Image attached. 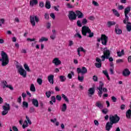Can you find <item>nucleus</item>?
Masks as SVG:
<instances>
[{"mask_svg":"<svg viewBox=\"0 0 131 131\" xmlns=\"http://www.w3.org/2000/svg\"><path fill=\"white\" fill-rule=\"evenodd\" d=\"M81 32L82 35L84 36H86V33H89L88 37H93L94 36V33L92 32L91 29L88 26H84L82 27Z\"/></svg>","mask_w":131,"mask_h":131,"instance_id":"f257e3e1","label":"nucleus"},{"mask_svg":"<svg viewBox=\"0 0 131 131\" xmlns=\"http://www.w3.org/2000/svg\"><path fill=\"white\" fill-rule=\"evenodd\" d=\"M1 56L2 58V66H7L9 64V57L8 54L4 51H2Z\"/></svg>","mask_w":131,"mask_h":131,"instance_id":"f03ea898","label":"nucleus"},{"mask_svg":"<svg viewBox=\"0 0 131 131\" xmlns=\"http://www.w3.org/2000/svg\"><path fill=\"white\" fill-rule=\"evenodd\" d=\"M103 55L101 56V61H105V59H109L110 57V50H107V48H104Z\"/></svg>","mask_w":131,"mask_h":131,"instance_id":"7ed1b4c3","label":"nucleus"},{"mask_svg":"<svg viewBox=\"0 0 131 131\" xmlns=\"http://www.w3.org/2000/svg\"><path fill=\"white\" fill-rule=\"evenodd\" d=\"M130 12V7H127L124 10V14H125V19L123 20V22L124 24H126V22H128L129 20V18L128 17V13Z\"/></svg>","mask_w":131,"mask_h":131,"instance_id":"20e7f679","label":"nucleus"},{"mask_svg":"<svg viewBox=\"0 0 131 131\" xmlns=\"http://www.w3.org/2000/svg\"><path fill=\"white\" fill-rule=\"evenodd\" d=\"M103 86H104V83L102 81H100L99 86L97 88L98 90H99L98 94H99V97H102V94H103V92H104V93H106V92H107V89L106 88L103 89ZM102 91H103V92Z\"/></svg>","mask_w":131,"mask_h":131,"instance_id":"39448f33","label":"nucleus"},{"mask_svg":"<svg viewBox=\"0 0 131 131\" xmlns=\"http://www.w3.org/2000/svg\"><path fill=\"white\" fill-rule=\"evenodd\" d=\"M30 22L32 26L34 27L35 26V22L36 23H38V22H39V18L37 16H33L32 15H31L30 16Z\"/></svg>","mask_w":131,"mask_h":131,"instance_id":"423d86ee","label":"nucleus"},{"mask_svg":"<svg viewBox=\"0 0 131 131\" xmlns=\"http://www.w3.org/2000/svg\"><path fill=\"white\" fill-rule=\"evenodd\" d=\"M119 119L120 118L117 116V115H115V116H110V120L111 121V123H117L118 121H119Z\"/></svg>","mask_w":131,"mask_h":131,"instance_id":"0eeeda50","label":"nucleus"},{"mask_svg":"<svg viewBox=\"0 0 131 131\" xmlns=\"http://www.w3.org/2000/svg\"><path fill=\"white\" fill-rule=\"evenodd\" d=\"M77 72L78 74H81V75H84L86 73H88V69H86L85 67H83L81 69L80 68H78L77 69Z\"/></svg>","mask_w":131,"mask_h":131,"instance_id":"6e6552de","label":"nucleus"},{"mask_svg":"<svg viewBox=\"0 0 131 131\" xmlns=\"http://www.w3.org/2000/svg\"><path fill=\"white\" fill-rule=\"evenodd\" d=\"M3 111L2 112V115H7L10 110V104L5 103V104L3 105Z\"/></svg>","mask_w":131,"mask_h":131,"instance_id":"1a4fd4ad","label":"nucleus"},{"mask_svg":"<svg viewBox=\"0 0 131 131\" xmlns=\"http://www.w3.org/2000/svg\"><path fill=\"white\" fill-rule=\"evenodd\" d=\"M68 17L71 21H73V20H76L77 15L76 14H75V12L71 11L69 12Z\"/></svg>","mask_w":131,"mask_h":131,"instance_id":"9d476101","label":"nucleus"},{"mask_svg":"<svg viewBox=\"0 0 131 131\" xmlns=\"http://www.w3.org/2000/svg\"><path fill=\"white\" fill-rule=\"evenodd\" d=\"M101 43L103 46H107V42H108V36L105 34H102L101 36Z\"/></svg>","mask_w":131,"mask_h":131,"instance_id":"9b49d317","label":"nucleus"},{"mask_svg":"<svg viewBox=\"0 0 131 131\" xmlns=\"http://www.w3.org/2000/svg\"><path fill=\"white\" fill-rule=\"evenodd\" d=\"M18 72L20 75H21V76H23V77H26L27 73L25 71V70H24L23 68L20 67L19 69H18Z\"/></svg>","mask_w":131,"mask_h":131,"instance_id":"f8f14e48","label":"nucleus"},{"mask_svg":"<svg viewBox=\"0 0 131 131\" xmlns=\"http://www.w3.org/2000/svg\"><path fill=\"white\" fill-rule=\"evenodd\" d=\"M52 63L55 65V66H59V65H61L62 62L61 60H59L58 58H55L53 61Z\"/></svg>","mask_w":131,"mask_h":131,"instance_id":"ddd939ff","label":"nucleus"},{"mask_svg":"<svg viewBox=\"0 0 131 131\" xmlns=\"http://www.w3.org/2000/svg\"><path fill=\"white\" fill-rule=\"evenodd\" d=\"M95 88H89L88 92V95L89 97H92L95 94Z\"/></svg>","mask_w":131,"mask_h":131,"instance_id":"4468645a","label":"nucleus"},{"mask_svg":"<svg viewBox=\"0 0 131 131\" xmlns=\"http://www.w3.org/2000/svg\"><path fill=\"white\" fill-rule=\"evenodd\" d=\"M122 74L123 76L127 77L130 75V72L128 69H125L123 71Z\"/></svg>","mask_w":131,"mask_h":131,"instance_id":"2eb2a0df","label":"nucleus"},{"mask_svg":"<svg viewBox=\"0 0 131 131\" xmlns=\"http://www.w3.org/2000/svg\"><path fill=\"white\" fill-rule=\"evenodd\" d=\"M75 13L78 19H82L83 18V13L80 11L77 10L75 11Z\"/></svg>","mask_w":131,"mask_h":131,"instance_id":"dca6fc26","label":"nucleus"},{"mask_svg":"<svg viewBox=\"0 0 131 131\" xmlns=\"http://www.w3.org/2000/svg\"><path fill=\"white\" fill-rule=\"evenodd\" d=\"M77 53H78V55L79 57H80V52H82L84 54H85V53H86V50H85L82 47H79L77 49Z\"/></svg>","mask_w":131,"mask_h":131,"instance_id":"f3484780","label":"nucleus"},{"mask_svg":"<svg viewBox=\"0 0 131 131\" xmlns=\"http://www.w3.org/2000/svg\"><path fill=\"white\" fill-rule=\"evenodd\" d=\"M119 26L118 25H116L115 26V32L116 33H117V34H121V33H122V30L119 29Z\"/></svg>","mask_w":131,"mask_h":131,"instance_id":"a211bd4d","label":"nucleus"},{"mask_svg":"<svg viewBox=\"0 0 131 131\" xmlns=\"http://www.w3.org/2000/svg\"><path fill=\"white\" fill-rule=\"evenodd\" d=\"M103 104L104 103L102 101H97L96 106L99 108V109H103V107H104Z\"/></svg>","mask_w":131,"mask_h":131,"instance_id":"6ab92c4d","label":"nucleus"},{"mask_svg":"<svg viewBox=\"0 0 131 131\" xmlns=\"http://www.w3.org/2000/svg\"><path fill=\"white\" fill-rule=\"evenodd\" d=\"M48 79L49 82L53 84L54 83V75H50L48 76Z\"/></svg>","mask_w":131,"mask_h":131,"instance_id":"aec40b11","label":"nucleus"},{"mask_svg":"<svg viewBox=\"0 0 131 131\" xmlns=\"http://www.w3.org/2000/svg\"><path fill=\"white\" fill-rule=\"evenodd\" d=\"M38 4V1L37 0H31L30 1V6L33 7V6L36 5Z\"/></svg>","mask_w":131,"mask_h":131,"instance_id":"412c9836","label":"nucleus"},{"mask_svg":"<svg viewBox=\"0 0 131 131\" xmlns=\"http://www.w3.org/2000/svg\"><path fill=\"white\" fill-rule=\"evenodd\" d=\"M62 112H65L67 110V105L66 103H63L61 106Z\"/></svg>","mask_w":131,"mask_h":131,"instance_id":"4be33fe9","label":"nucleus"},{"mask_svg":"<svg viewBox=\"0 0 131 131\" xmlns=\"http://www.w3.org/2000/svg\"><path fill=\"white\" fill-rule=\"evenodd\" d=\"M112 124H113L112 123H110V122L107 123L106 124V127H105L106 130H110V129H111V127L112 126Z\"/></svg>","mask_w":131,"mask_h":131,"instance_id":"5701e85b","label":"nucleus"},{"mask_svg":"<svg viewBox=\"0 0 131 131\" xmlns=\"http://www.w3.org/2000/svg\"><path fill=\"white\" fill-rule=\"evenodd\" d=\"M115 24H116V23H115V21H109L107 22V27H108V28H110V27H111V26H113L115 25Z\"/></svg>","mask_w":131,"mask_h":131,"instance_id":"b1692460","label":"nucleus"},{"mask_svg":"<svg viewBox=\"0 0 131 131\" xmlns=\"http://www.w3.org/2000/svg\"><path fill=\"white\" fill-rule=\"evenodd\" d=\"M126 29L127 31L130 32L131 31V23L127 21Z\"/></svg>","mask_w":131,"mask_h":131,"instance_id":"393cba45","label":"nucleus"},{"mask_svg":"<svg viewBox=\"0 0 131 131\" xmlns=\"http://www.w3.org/2000/svg\"><path fill=\"white\" fill-rule=\"evenodd\" d=\"M32 104L35 106V107H38V101L36 99L32 100Z\"/></svg>","mask_w":131,"mask_h":131,"instance_id":"a878e982","label":"nucleus"},{"mask_svg":"<svg viewBox=\"0 0 131 131\" xmlns=\"http://www.w3.org/2000/svg\"><path fill=\"white\" fill-rule=\"evenodd\" d=\"M45 7L46 9H51V2L49 1H46Z\"/></svg>","mask_w":131,"mask_h":131,"instance_id":"bb28decb","label":"nucleus"},{"mask_svg":"<svg viewBox=\"0 0 131 131\" xmlns=\"http://www.w3.org/2000/svg\"><path fill=\"white\" fill-rule=\"evenodd\" d=\"M118 57H121V56H123L124 55V50H122L121 52L118 51L117 52Z\"/></svg>","mask_w":131,"mask_h":131,"instance_id":"cd10ccee","label":"nucleus"},{"mask_svg":"<svg viewBox=\"0 0 131 131\" xmlns=\"http://www.w3.org/2000/svg\"><path fill=\"white\" fill-rule=\"evenodd\" d=\"M102 73H103V74H104V75L106 76L108 80H110V77H109V74H108V72H107V70H103L102 71Z\"/></svg>","mask_w":131,"mask_h":131,"instance_id":"c85d7f7f","label":"nucleus"},{"mask_svg":"<svg viewBox=\"0 0 131 131\" xmlns=\"http://www.w3.org/2000/svg\"><path fill=\"white\" fill-rule=\"evenodd\" d=\"M30 90L31 91V92H35V91H36V90L35 89V86H34V84H31V86L30 88Z\"/></svg>","mask_w":131,"mask_h":131,"instance_id":"c756f323","label":"nucleus"},{"mask_svg":"<svg viewBox=\"0 0 131 131\" xmlns=\"http://www.w3.org/2000/svg\"><path fill=\"white\" fill-rule=\"evenodd\" d=\"M113 12L115 15V16H116L117 17H119L120 16V14H119V12L116 10V9H113Z\"/></svg>","mask_w":131,"mask_h":131,"instance_id":"7c9ffc66","label":"nucleus"},{"mask_svg":"<svg viewBox=\"0 0 131 131\" xmlns=\"http://www.w3.org/2000/svg\"><path fill=\"white\" fill-rule=\"evenodd\" d=\"M83 79H84V77H83V75H82V76H80V75H78V80H79V81L82 82V81H83Z\"/></svg>","mask_w":131,"mask_h":131,"instance_id":"2f4dec72","label":"nucleus"},{"mask_svg":"<svg viewBox=\"0 0 131 131\" xmlns=\"http://www.w3.org/2000/svg\"><path fill=\"white\" fill-rule=\"evenodd\" d=\"M130 115H131V110H128L126 112V116L127 118H130Z\"/></svg>","mask_w":131,"mask_h":131,"instance_id":"473e14b6","label":"nucleus"},{"mask_svg":"<svg viewBox=\"0 0 131 131\" xmlns=\"http://www.w3.org/2000/svg\"><path fill=\"white\" fill-rule=\"evenodd\" d=\"M49 40V39L44 37H42L39 40V42H42V41H48Z\"/></svg>","mask_w":131,"mask_h":131,"instance_id":"72a5a7b5","label":"nucleus"},{"mask_svg":"<svg viewBox=\"0 0 131 131\" xmlns=\"http://www.w3.org/2000/svg\"><path fill=\"white\" fill-rule=\"evenodd\" d=\"M24 67L25 69L27 70V71H28V72H30V69H29V67H28V65H27V64L25 63L24 65Z\"/></svg>","mask_w":131,"mask_h":131,"instance_id":"f704fd0d","label":"nucleus"},{"mask_svg":"<svg viewBox=\"0 0 131 131\" xmlns=\"http://www.w3.org/2000/svg\"><path fill=\"white\" fill-rule=\"evenodd\" d=\"M59 79L62 82H64L66 80V78L64 76H60Z\"/></svg>","mask_w":131,"mask_h":131,"instance_id":"c9c22d12","label":"nucleus"},{"mask_svg":"<svg viewBox=\"0 0 131 131\" xmlns=\"http://www.w3.org/2000/svg\"><path fill=\"white\" fill-rule=\"evenodd\" d=\"M123 62H124V60L122 59H119L116 60L117 64H120V63H123Z\"/></svg>","mask_w":131,"mask_h":131,"instance_id":"e433bc0d","label":"nucleus"},{"mask_svg":"<svg viewBox=\"0 0 131 131\" xmlns=\"http://www.w3.org/2000/svg\"><path fill=\"white\" fill-rule=\"evenodd\" d=\"M95 66L97 68H101L102 67V62L95 63Z\"/></svg>","mask_w":131,"mask_h":131,"instance_id":"4c0bfd02","label":"nucleus"},{"mask_svg":"<svg viewBox=\"0 0 131 131\" xmlns=\"http://www.w3.org/2000/svg\"><path fill=\"white\" fill-rule=\"evenodd\" d=\"M27 126H28V123L27 122V121H25L24 124L23 125V128H25L26 127H27Z\"/></svg>","mask_w":131,"mask_h":131,"instance_id":"58836bf2","label":"nucleus"},{"mask_svg":"<svg viewBox=\"0 0 131 131\" xmlns=\"http://www.w3.org/2000/svg\"><path fill=\"white\" fill-rule=\"evenodd\" d=\"M37 83H38V84L41 85V84H42V79H41V78H38L37 80Z\"/></svg>","mask_w":131,"mask_h":131,"instance_id":"ea45409f","label":"nucleus"},{"mask_svg":"<svg viewBox=\"0 0 131 131\" xmlns=\"http://www.w3.org/2000/svg\"><path fill=\"white\" fill-rule=\"evenodd\" d=\"M88 23V20L86 18H83L82 20V25H85Z\"/></svg>","mask_w":131,"mask_h":131,"instance_id":"a19ab883","label":"nucleus"},{"mask_svg":"<svg viewBox=\"0 0 131 131\" xmlns=\"http://www.w3.org/2000/svg\"><path fill=\"white\" fill-rule=\"evenodd\" d=\"M23 107H25V108H28V103L26 101H24L23 102Z\"/></svg>","mask_w":131,"mask_h":131,"instance_id":"79ce46f5","label":"nucleus"},{"mask_svg":"<svg viewBox=\"0 0 131 131\" xmlns=\"http://www.w3.org/2000/svg\"><path fill=\"white\" fill-rule=\"evenodd\" d=\"M72 75H74V72H71V74H68V77H69V79H71V78H72Z\"/></svg>","mask_w":131,"mask_h":131,"instance_id":"37998d69","label":"nucleus"},{"mask_svg":"<svg viewBox=\"0 0 131 131\" xmlns=\"http://www.w3.org/2000/svg\"><path fill=\"white\" fill-rule=\"evenodd\" d=\"M67 6L69 9H73V8H74V6L70 4V3H68L67 4Z\"/></svg>","mask_w":131,"mask_h":131,"instance_id":"c03bdc74","label":"nucleus"},{"mask_svg":"<svg viewBox=\"0 0 131 131\" xmlns=\"http://www.w3.org/2000/svg\"><path fill=\"white\" fill-rule=\"evenodd\" d=\"M102 112L103 113V114H107V113H108V109L104 108L102 110Z\"/></svg>","mask_w":131,"mask_h":131,"instance_id":"a18cd8bd","label":"nucleus"},{"mask_svg":"<svg viewBox=\"0 0 131 131\" xmlns=\"http://www.w3.org/2000/svg\"><path fill=\"white\" fill-rule=\"evenodd\" d=\"M46 95L47 97V98H50V97H51V95H52V93H51V92H47L46 93Z\"/></svg>","mask_w":131,"mask_h":131,"instance_id":"49530a36","label":"nucleus"},{"mask_svg":"<svg viewBox=\"0 0 131 131\" xmlns=\"http://www.w3.org/2000/svg\"><path fill=\"white\" fill-rule=\"evenodd\" d=\"M26 118L27 121H28V123L30 124H31L32 122H31V121L30 120V119H29V117H28V116H26Z\"/></svg>","mask_w":131,"mask_h":131,"instance_id":"de8ad7c7","label":"nucleus"},{"mask_svg":"<svg viewBox=\"0 0 131 131\" xmlns=\"http://www.w3.org/2000/svg\"><path fill=\"white\" fill-rule=\"evenodd\" d=\"M77 25L78 26V27H81L82 26V25H81V23H80V20H78L77 21Z\"/></svg>","mask_w":131,"mask_h":131,"instance_id":"09e8293b","label":"nucleus"},{"mask_svg":"<svg viewBox=\"0 0 131 131\" xmlns=\"http://www.w3.org/2000/svg\"><path fill=\"white\" fill-rule=\"evenodd\" d=\"M56 102V99H52L50 101V104L51 105H53L54 103Z\"/></svg>","mask_w":131,"mask_h":131,"instance_id":"8fccbe9b","label":"nucleus"},{"mask_svg":"<svg viewBox=\"0 0 131 131\" xmlns=\"http://www.w3.org/2000/svg\"><path fill=\"white\" fill-rule=\"evenodd\" d=\"M5 19L2 18L0 19V26H2V24H4Z\"/></svg>","mask_w":131,"mask_h":131,"instance_id":"3c124183","label":"nucleus"},{"mask_svg":"<svg viewBox=\"0 0 131 131\" xmlns=\"http://www.w3.org/2000/svg\"><path fill=\"white\" fill-rule=\"evenodd\" d=\"M93 5H94V6H95L96 7H98L99 6V4L97 3V2L93 1L92 2Z\"/></svg>","mask_w":131,"mask_h":131,"instance_id":"603ef678","label":"nucleus"},{"mask_svg":"<svg viewBox=\"0 0 131 131\" xmlns=\"http://www.w3.org/2000/svg\"><path fill=\"white\" fill-rule=\"evenodd\" d=\"M93 79L94 81H98V77L96 75L93 76Z\"/></svg>","mask_w":131,"mask_h":131,"instance_id":"864d4df0","label":"nucleus"},{"mask_svg":"<svg viewBox=\"0 0 131 131\" xmlns=\"http://www.w3.org/2000/svg\"><path fill=\"white\" fill-rule=\"evenodd\" d=\"M39 6L40 7V8H43V7H45V4L43 2H40Z\"/></svg>","mask_w":131,"mask_h":131,"instance_id":"5fc2aeb1","label":"nucleus"},{"mask_svg":"<svg viewBox=\"0 0 131 131\" xmlns=\"http://www.w3.org/2000/svg\"><path fill=\"white\" fill-rule=\"evenodd\" d=\"M45 19H47V20H48L49 18H50V15H49V14L45 13Z\"/></svg>","mask_w":131,"mask_h":131,"instance_id":"6e6d98bb","label":"nucleus"},{"mask_svg":"<svg viewBox=\"0 0 131 131\" xmlns=\"http://www.w3.org/2000/svg\"><path fill=\"white\" fill-rule=\"evenodd\" d=\"M3 84H4V86L3 87L5 89V86H6V88H7V86H8L9 85H8V83L7 82V81H3Z\"/></svg>","mask_w":131,"mask_h":131,"instance_id":"4d7b16f0","label":"nucleus"},{"mask_svg":"<svg viewBox=\"0 0 131 131\" xmlns=\"http://www.w3.org/2000/svg\"><path fill=\"white\" fill-rule=\"evenodd\" d=\"M50 121L51 122H53V123H55V122H57V119L56 118H54V119H51L50 120Z\"/></svg>","mask_w":131,"mask_h":131,"instance_id":"13d9d810","label":"nucleus"},{"mask_svg":"<svg viewBox=\"0 0 131 131\" xmlns=\"http://www.w3.org/2000/svg\"><path fill=\"white\" fill-rule=\"evenodd\" d=\"M96 62H98V63H102V60H101V59L98 57L96 58Z\"/></svg>","mask_w":131,"mask_h":131,"instance_id":"bf43d9fd","label":"nucleus"},{"mask_svg":"<svg viewBox=\"0 0 131 131\" xmlns=\"http://www.w3.org/2000/svg\"><path fill=\"white\" fill-rule=\"evenodd\" d=\"M14 21L17 22V23H19V22H20V20L18 17H15L14 19Z\"/></svg>","mask_w":131,"mask_h":131,"instance_id":"052dcab7","label":"nucleus"},{"mask_svg":"<svg viewBox=\"0 0 131 131\" xmlns=\"http://www.w3.org/2000/svg\"><path fill=\"white\" fill-rule=\"evenodd\" d=\"M12 129L13 131H19L18 130V128H17L16 126H13L12 127Z\"/></svg>","mask_w":131,"mask_h":131,"instance_id":"680f3d73","label":"nucleus"},{"mask_svg":"<svg viewBox=\"0 0 131 131\" xmlns=\"http://www.w3.org/2000/svg\"><path fill=\"white\" fill-rule=\"evenodd\" d=\"M50 16L51 17V18H52V19H55V18H56V16H55V14L54 13H51L50 14Z\"/></svg>","mask_w":131,"mask_h":131,"instance_id":"e2e57ef3","label":"nucleus"},{"mask_svg":"<svg viewBox=\"0 0 131 131\" xmlns=\"http://www.w3.org/2000/svg\"><path fill=\"white\" fill-rule=\"evenodd\" d=\"M27 40L28 41H34V40H35V38H33V39H30L29 38H27Z\"/></svg>","mask_w":131,"mask_h":131,"instance_id":"0e129e2a","label":"nucleus"},{"mask_svg":"<svg viewBox=\"0 0 131 131\" xmlns=\"http://www.w3.org/2000/svg\"><path fill=\"white\" fill-rule=\"evenodd\" d=\"M94 124H95V125H99V122L97 120H94Z\"/></svg>","mask_w":131,"mask_h":131,"instance_id":"69168bd1","label":"nucleus"},{"mask_svg":"<svg viewBox=\"0 0 131 131\" xmlns=\"http://www.w3.org/2000/svg\"><path fill=\"white\" fill-rule=\"evenodd\" d=\"M123 8L124 7H123V6L122 5H120L118 7L119 10H123Z\"/></svg>","mask_w":131,"mask_h":131,"instance_id":"338daca9","label":"nucleus"},{"mask_svg":"<svg viewBox=\"0 0 131 131\" xmlns=\"http://www.w3.org/2000/svg\"><path fill=\"white\" fill-rule=\"evenodd\" d=\"M128 62L131 63V56H128Z\"/></svg>","mask_w":131,"mask_h":131,"instance_id":"774afa93","label":"nucleus"}]
</instances>
